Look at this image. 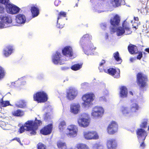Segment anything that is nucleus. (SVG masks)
<instances>
[{
    "label": "nucleus",
    "mask_w": 149,
    "mask_h": 149,
    "mask_svg": "<svg viewBox=\"0 0 149 149\" xmlns=\"http://www.w3.org/2000/svg\"><path fill=\"white\" fill-rule=\"evenodd\" d=\"M42 124L41 121L38 120L36 118L34 121L33 120H28L24 124V126L21 127L19 129L20 133L23 132L24 130L30 132L31 134L35 135L36 134V130L37 129L39 126Z\"/></svg>",
    "instance_id": "nucleus-1"
},
{
    "label": "nucleus",
    "mask_w": 149,
    "mask_h": 149,
    "mask_svg": "<svg viewBox=\"0 0 149 149\" xmlns=\"http://www.w3.org/2000/svg\"><path fill=\"white\" fill-rule=\"evenodd\" d=\"M111 31L113 32H116V35L118 36H121L124 34L126 35H129L132 33L129 24L126 20L124 21L123 23L122 26L112 28Z\"/></svg>",
    "instance_id": "nucleus-2"
},
{
    "label": "nucleus",
    "mask_w": 149,
    "mask_h": 149,
    "mask_svg": "<svg viewBox=\"0 0 149 149\" xmlns=\"http://www.w3.org/2000/svg\"><path fill=\"white\" fill-rule=\"evenodd\" d=\"M94 98V95L92 93H87L84 95L82 97L84 102L82 103V107L85 109H88L92 104Z\"/></svg>",
    "instance_id": "nucleus-3"
},
{
    "label": "nucleus",
    "mask_w": 149,
    "mask_h": 149,
    "mask_svg": "<svg viewBox=\"0 0 149 149\" xmlns=\"http://www.w3.org/2000/svg\"><path fill=\"white\" fill-rule=\"evenodd\" d=\"M80 44L84 50L85 54L87 55H92L93 54L92 51L95 49V47L90 40H85L82 41L80 40Z\"/></svg>",
    "instance_id": "nucleus-4"
},
{
    "label": "nucleus",
    "mask_w": 149,
    "mask_h": 149,
    "mask_svg": "<svg viewBox=\"0 0 149 149\" xmlns=\"http://www.w3.org/2000/svg\"><path fill=\"white\" fill-rule=\"evenodd\" d=\"M104 112V109L102 107L96 106L92 109L91 116L93 118L97 119L102 116Z\"/></svg>",
    "instance_id": "nucleus-5"
},
{
    "label": "nucleus",
    "mask_w": 149,
    "mask_h": 149,
    "mask_svg": "<svg viewBox=\"0 0 149 149\" xmlns=\"http://www.w3.org/2000/svg\"><path fill=\"white\" fill-rule=\"evenodd\" d=\"M78 129L77 126L71 125H68L65 131V134L69 137H75L78 133Z\"/></svg>",
    "instance_id": "nucleus-6"
},
{
    "label": "nucleus",
    "mask_w": 149,
    "mask_h": 149,
    "mask_svg": "<svg viewBox=\"0 0 149 149\" xmlns=\"http://www.w3.org/2000/svg\"><path fill=\"white\" fill-rule=\"evenodd\" d=\"M52 59L53 63L55 64H64L65 61L67 60V58H65L60 52H56L53 55Z\"/></svg>",
    "instance_id": "nucleus-7"
},
{
    "label": "nucleus",
    "mask_w": 149,
    "mask_h": 149,
    "mask_svg": "<svg viewBox=\"0 0 149 149\" xmlns=\"http://www.w3.org/2000/svg\"><path fill=\"white\" fill-rule=\"evenodd\" d=\"M33 99L38 102H44L47 100L48 96L45 92L40 91L33 95Z\"/></svg>",
    "instance_id": "nucleus-8"
},
{
    "label": "nucleus",
    "mask_w": 149,
    "mask_h": 149,
    "mask_svg": "<svg viewBox=\"0 0 149 149\" xmlns=\"http://www.w3.org/2000/svg\"><path fill=\"white\" fill-rule=\"evenodd\" d=\"M78 91L77 89L74 87H70L66 91V96L67 99L72 101L77 96Z\"/></svg>",
    "instance_id": "nucleus-9"
},
{
    "label": "nucleus",
    "mask_w": 149,
    "mask_h": 149,
    "mask_svg": "<svg viewBox=\"0 0 149 149\" xmlns=\"http://www.w3.org/2000/svg\"><path fill=\"white\" fill-rule=\"evenodd\" d=\"M84 138L87 140H96L99 138L97 133L95 131H85L83 132Z\"/></svg>",
    "instance_id": "nucleus-10"
},
{
    "label": "nucleus",
    "mask_w": 149,
    "mask_h": 149,
    "mask_svg": "<svg viewBox=\"0 0 149 149\" xmlns=\"http://www.w3.org/2000/svg\"><path fill=\"white\" fill-rule=\"evenodd\" d=\"M118 126L117 123L114 121L110 122L107 128V133L110 134H113L117 132Z\"/></svg>",
    "instance_id": "nucleus-11"
},
{
    "label": "nucleus",
    "mask_w": 149,
    "mask_h": 149,
    "mask_svg": "<svg viewBox=\"0 0 149 149\" xmlns=\"http://www.w3.org/2000/svg\"><path fill=\"white\" fill-rule=\"evenodd\" d=\"M137 78L138 84L141 87L143 88L146 86L148 79L146 75L139 73L137 75Z\"/></svg>",
    "instance_id": "nucleus-12"
},
{
    "label": "nucleus",
    "mask_w": 149,
    "mask_h": 149,
    "mask_svg": "<svg viewBox=\"0 0 149 149\" xmlns=\"http://www.w3.org/2000/svg\"><path fill=\"white\" fill-rule=\"evenodd\" d=\"M86 113H84L81 116V117L77 119V123L79 125L82 127H86L89 125L90 120L87 118H84L85 116H87Z\"/></svg>",
    "instance_id": "nucleus-13"
},
{
    "label": "nucleus",
    "mask_w": 149,
    "mask_h": 149,
    "mask_svg": "<svg viewBox=\"0 0 149 149\" xmlns=\"http://www.w3.org/2000/svg\"><path fill=\"white\" fill-rule=\"evenodd\" d=\"M0 19L7 27L11 25L12 22L11 17L7 14H2L0 15Z\"/></svg>",
    "instance_id": "nucleus-14"
},
{
    "label": "nucleus",
    "mask_w": 149,
    "mask_h": 149,
    "mask_svg": "<svg viewBox=\"0 0 149 149\" xmlns=\"http://www.w3.org/2000/svg\"><path fill=\"white\" fill-rule=\"evenodd\" d=\"M6 10L8 13L13 14L18 13L20 9L15 5L10 3L6 5Z\"/></svg>",
    "instance_id": "nucleus-15"
},
{
    "label": "nucleus",
    "mask_w": 149,
    "mask_h": 149,
    "mask_svg": "<svg viewBox=\"0 0 149 149\" xmlns=\"http://www.w3.org/2000/svg\"><path fill=\"white\" fill-rule=\"evenodd\" d=\"M62 53L64 56L67 58V60L69 59V58L72 56L73 54L72 48L70 46L65 47L62 50Z\"/></svg>",
    "instance_id": "nucleus-16"
},
{
    "label": "nucleus",
    "mask_w": 149,
    "mask_h": 149,
    "mask_svg": "<svg viewBox=\"0 0 149 149\" xmlns=\"http://www.w3.org/2000/svg\"><path fill=\"white\" fill-rule=\"evenodd\" d=\"M107 149H116L117 146V142L114 138L107 139L106 143Z\"/></svg>",
    "instance_id": "nucleus-17"
},
{
    "label": "nucleus",
    "mask_w": 149,
    "mask_h": 149,
    "mask_svg": "<svg viewBox=\"0 0 149 149\" xmlns=\"http://www.w3.org/2000/svg\"><path fill=\"white\" fill-rule=\"evenodd\" d=\"M136 134L139 141H143L147 135L146 132L143 129L140 128L136 131Z\"/></svg>",
    "instance_id": "nucleus-18"
},
{
    "label": "nucleus",
    "mask_w": 149,
    "mask_h": 149,
    "mask_svg": "<svg viewBox=\"0 0 149 149\" xmlns=\"http://www.w3.org/2000/svg\"><path fill=\"white\" fill-rule=\"evenodd\" d=\"M119 111L124 116H132L130 108L127 106L124 105L121 106L120 108Z\"/></svg>",
    "instance_id": "nucleus-19"
},
{
    "label": "nucleus",
    "mask_w": 149,
    "mask_h": 149,
    "mask_svg": "<svg viewBox=\"0 0 149 149\" xmlns=\"http://www.w3.org/2000/svg\"><path fill=\"white\" fill-rule=\"evenodd\" d=\"M118 70V71L117 72L115 69L113 68H110L107 70L104 69L105 72L108 73L115 78H118L120 76V70L119 69Z\"/></svg>",
    "instance_id": "nucleus-20"
},
{
    "label": "nucleus",
    "mask_w": 149,
    "mask_h": 149,
    "mask_svg": "<svg viewBox=\"0 0 149 149\" xmlns=\"http://www.w3.org/2000/svg\"><path fill=\"white\" fill-rule=\"evenodd\" d=\"M80 109V106L79 103H73L70 105V111L74 114H76L78 113Z\"/></svg>",
    "instance_id": "nucleus-21"
},
{
    "label": "nucleus",
    "mask_w": 149,
    "mask_h": 149,
    "mask_svg": "<svg viewBox=\"0 0 149 149\" xmlns=\"http://www.w3.org/2000/svg\"><path fill=\"white\" fill-rule=\"evenodd\" d=\"M120 17L119 15L116 14L110 19V22L111 25L113 26L112 28L116 27L118 26L120 22Z\"/></svg>",
    "instance_id": "nucleus-22"
},
{
    "label": "nucleus",
    "mask_w": 149,
    "mask_h": 149,
    "mask_svg": "<svg viewBox=\"0 0 149 149\" xmlns=\"http://www.w3.org/2000/svg\"><path fill=\"white\" fill-rule=\"evenodd\" d=\"M26 17L24 15L19 14L16 16L15 21L17 24L16 25L17 26L24 24L26 22Z\"/></svg>",
    "instance_id": "nucleus-23"
},
{
    "label": "nucleus",
    "mask_w": 149,
    "mask_h": 149,
    "mask_svg": "<svg viewBox=\"0 0 149 149\" xmlns=\"http://www.w3.org/2000/svg\"><path fill=\"white\" fill-rule=\"evenodd\" d=\"M14 50V49L13 46L8 45L3 49V54L6 57H8L13 52Z\"/></svg>",
    "instance_id": "nucleus-24"
},
{
    "label": "nucleus",
    "mask_w": 149,
    "mask_h": 149,
    "mask_svg": "<svg viewBox=\"0 0 149 149\" xmlns=\"http://www.w3.org/2000/svg\"><path fill=\"white\" fill-rule=\"evenodd\" d=\"M139 109V106L137 103H134L131 104L130 106V109L132 116L133 115L134 113H136Z\"/></svg>",
    "instance_id": "nucleus-25"
},
{
    "label": "nucleus",
    "mask_w": 149,
    "mask_h": 149,
    "mask_svg": "<svg viewBox=\"0 0 149 149\" xmlns=\"http://www.w3.org/2000/svg\"><path fill=\"white\" fill-rule=\"evenodd\" d=\"M52 125L51 124L45 126L40 130V132L44 135H47L50 134L52 131Z\"/></svg>",
    "instance_id": "nucleus-26"
},
{
    "label": "nucleus",
    "mask_w": 149,
    "mask_h": 149,
    "mask_svg": "<svg viewBox=\"0 0 149 149\" xmlns=\"http://www.w3.org/2000/svg\"><path fill=\"white\" fill-rule=\"evenodd\" d=\"M127 90L125 86H122L120 88V96L122 98L126 97L127 95Z\"/></svg>",
    "instance_id": "nucleus-27"
},
{
    "label": "nucleus",
    "mask_w": 149,
    "mask_h": 149,
    "mask_svg": "<svg viewBox=\"0 0 149 149\" xmlns=\"http://www.w3.org/2000/svg\"><path fill=\"white\" fill-rule=\"evenodd\" d=\"M128 49L129 52L131 54L136 53L138 52L137 47L132 44L129 45Z\"/></svg>",
    "instance_id": "nucleus-28"
},
{
    "label": "nucleus",
    "mask_w": 149,
    "mask_h": 149,
    "mask_svg": "<svg viewBox=\"0 0 149 149\" xmlns=\"http://www.w3.org/2000/svg\"><path fill=\"white\" fill-rule=\"evenodd\" d=\"M66 125L65 121L63 120H61L60 121L58 127L60 132H63L66 127Z\"/></svg>",
    "instance_id": "nucleus-29"
},
{
    "label": "nucleus",
    "mask_w": 149,
    "mask_h": 149,
    "mask_svg": "<svg viewBox=\"0 0 149 149\" xmlns=\"http://www.w3.org/2000/svg\"><path fill=\"white\" fill-rule=\"evenodd\" d=\"M31 11L33 17L37 16L39 14V10L36 7L33 6L31 8Z\"/></svg>",
    "instance_id": "nucleus-30"
},
{
    "label": "nucleus",
    "mask_w": 149,
    "mask_h": 149,
    "mask_svg": "<svg viewBox=\"0 0 149 149\" xmlns=\"http://www.w3.org/2000/svg\"><path fill=\"white\" fill-rule=\"evenodd\" d=\"M0 126L4 130H8L11 127L10 124L4 122H0Z\"/></svg>",
    "instance_id": "nucleus-31"
},
{
    "label": "nucleus",
    "mask_w": 149,
    "mask_h": 149,
    "mask_svg": "<svg viewBox=\"0 0 149 149\" xmlns=\"http://www.w3.org/2000/svg\"><path fill=\"white\" fill-rule=\"evenodd\" d=\"M6 73L5 69L3 67L0 66V80H2L4 78Z\"/></svg>",
    "instance_id": "nucleus-32"
},
{
    "label": "nucleus",
    "mask_w": 149,
    "mask_h": 149,
    "mask_svg": "<svg viewBox=\"0 0 149 149\" xmlns=\"http://www.w3.org/2000/svg\"><path fill=\"white\" fill-rule=\"evenodd\" d=\"M12 113L14 116H21L24 114V112L19 109L13 111Z\"/></svg>",
    "instance_id": "nucleus-33"
},
{
    "label": "nucleus",
    "mask_w": 149,
    "mask_h": 149,
    "mask_svg": "<svg viewBox=\"0 0 149 149\" xmlns=\"http://www.w3.org/2000/svg\"><path fill=\"white\" fill-rule=\"evenodd\" d=\"M57 146L59 149H67L66 143L62 141H58L57 142Z\"/></svg>",
    "instance_id": "nucleus-34"
},
{
    "label": "nucleus",
    "mask_w": 149,
    "mask_h": 149,
    "mask_svg": "<svg viewBox=\"0 0 149 149\" xmlns=\"http://www.w3.org/2000/svg\"><path fill=\"white\" fill-rule=\"evenodd\" d=\"M77 149H90L88 146L84 143L78 144L76 146Z\"/></svg>",
    "instance_id": "nucleus-35"
},
{
    "label": "nucleus",
    "mask_w": 149,
    "mask_h": 149,
    "mask_svg": "<svg viewBox=\"0 0 149 149\" xmlns=\"http://www.w3.org/2000/svg\"><path fill=\"white\" fill-rule=\"evenodd\" d=\"M93 149H104V145L99 143L93 144L92 146Z\"/></svg>",
    "instance_id": "nucleus-36"
},
{
    "label": "nucleus",
    "mask_w": 149,
    "mask_h": 149,
    "mask_svg": "<svg viewBox=\"0 0 149 149\" xmlns=\"http://www.w3.org/2000/svg\"><path fill=\"white\" fill-rule=\"evenodd\" d=\"M113 56L116 60L119 62V63H121L122 60L120 57L119 53L118 52H117L113 54Z\"/></svg>",
    "instance_id": "nucleus-37"
},
{
    "label": "nucleus",
    "mask_w": 149,
    "mask_h": 149,
    "mask_svg": "<svg viewBox=\"0 0 149 149\" xmlns=\"http://www.w3.org/2000/svg\"><path fill=\"white\" fill-rule=\"evenodd\" d=\"M16 107L19 108L24 107L26 105L25 102L24 100H20L15 104Z\"/></svg>",
    "instance_id": "nucleus-38"
},
{
    "label": "nucleus",
    "mask_w": 149,
    "mask_h": 149,
    "mask_svg": "<svg viewBox=\"0 0 149 149\" xmlns=\"http://www.w3.org/2000/svg\"><path fill=\"white\" fill-rule=\"evenodd\" d=\"M120 1L121 0H111L110 2L113 7H116L120 6Z\"/></svg>",
    "instance_id": "nucleus-39"
},
{
    "label": "nucleus",
    "mask_w": 149,
    "mask_h": 149,
    "mask_svg": "<svg viewBox=\"0 0 149 149\" xmlns=\"http://www.w3.org/2000/svg\"><path fill=\"white\" fill-rule=\"evenodd\" d=\"M92 39V36L91 35L87 34L84 35L81 38L80 40H82V41H84V40H90Z\"/></svg>",
    "instance_id": "nucleus-40"
},
{
    "label": "nucleus",
    "mask_w": 149,
    "mask_h": 149,
    "mask_svg": "<svg viewBox=\"0 0 149 149\" xmlns=\"http://www.w3.org/2000/svg\"><path fill=\"white\" fill-rule=\"evenodd\" d=\"M82 65L81 64H74L71 66V69L73 70H77L81 68Z\"/></svg>",
    "instance_id": "nucleus-41"
},
{
    "label": "nucleus",
    "mask_w": 149,
    "mask_h": 149,
    "mask_svg": "<svg viewBox=\"0 0 149 149\" xmlns=\"http://www.w3.org/2000/svg\"><path fill=\"white\" fill-rule=\"evenodd\" d=\"M105 63V61L104 60H102L100 62L99 67V69L100 72L102 71L103 70L105 69L103 67V66Z\"/></svg>",
    "instance_id": "nucleus-42"
},
{
    "label": "nucleus",
    "mask_w": 149,
    "mask_h": 149,
    "mask_svg": "<svg viewBox=\"0 0 149 149\" xmlns=\"http://www.w3.org/2000/svg\"><path fill=\"white\" fill-rule=\"evenodd\" d=\"M38 149H46V146L41 143H39L37 145Z\"/></svg>",
    "instance_id": "nucleus-43"
},
{
    "label": "nucleus",
    "mask_w": 149,
    "mask_h": 149,
    "mask_svg": "<svg viewBox=\"0 0 149 149\" xmlns=\"http://www.w3.org/2000/svg\"><path fill=\"white\" fill-rule=\"evenodd\" d=\"M66 16V13L64 12H60L57 19L59 20L62 17H65Z\"/></svg>",
    "instance_id": "nucleus-44"
},
{
    "label": "nucleus",
    "mask_w": 149,
    "mask_h": 149,
    "mask_svg": "<svg viewBox=\"0 0 149 149\" xmlns=\"http://www.w3.org/2000/svg\"><path fill=\"white\" fill-rule=\"evenodd\" d=\"M3 107H6L10 105V102L9 101H3L1 100L0 101Z\"/></svg>",
    "instance_id": "nucleus-45"
},
{
    "label": "nucleus",
    "mask_w": 149,
    "mask_h": 149,
    "mask_svg": "<svg viewBox=\"0 0 149 149\" xmlns=\"http://www.w3.org/2000/svg\"><path fill=\"white\" fill-rule=\"evenodd\" d=\"M23 78H22L20 79H19V80L17 81H15V82H12L11 83V87L12 88H13L14 86H18L16 84L19 82V81L22 80Z\"/></svg>",
    "instance_id": "nucleus-46"
},
{
    "label": "nucleus",
    "mask_w": 149,
    "mask_h": 149,
    "mask_svg": "<svg viewBox=\"0 0 149 149\" xmlns=\"http://www.w3.org/2000/svg\"><path fill=\"white\" fill-rule=\"evenodd\" d=\"M101 7L96 6L95 8L94 11L98 13L103 12L104 11L102 10L101 9Z\"/></svg>",
    "instance_id": "nucleus-47"
},
{
    "label": "nucleus",
    "mask_w": 149,
    "mask_h": 149,
    "mask_svg": "<svg viewBox=\"0 0 149 149\" xmlns=\"http://www.w3.org/2000/svg\"><path fill=\"white\" fill-rule=\"evenodd\" d=\"M9 0H0V3H1L6 5H8L10 3Z\"/></svg>",
    "instance_id": "nucleus-48"
},
{
    "label": "nucleus",
    "mask_w": 149,
    "mask_h": 149,
    "mask_svg": "<svg viewBox=\"0 0 149 149\" xmlns=\"http://www.w3.org/2000/svg\"><path fill=\"white\" fill-rule=\"evenodd\" d=\"M147 122L146 121H143L140 124V127L142 128H145L146 127Z\"/></svg>",
    "instance_id": "nucleus-49"
},
{
    "label": "nucleus",
    "mask_w": 149,
    "mask_h": 149,
    "mask_svg": "<svg viewBox=\"0 0 149 149\" xmlns=\"http://www.w3.org/2000/svg\"><path fill=\"white\" fill-rule=\"evenodd\" d=\"M44 118L45 120H49L51 118L50 115L49 113H46L44 116Z\"/></svg>",
    "instance_id": "nucleus-50"
},
{
    "label": "nucleus",
    "mask_w": 149,
    "mask_h": 149,
    "mask_svg": "<svg viewBox=\"0 0 149 149\" xmlns=\"http://www.w3.org/2000/svg\"><path fill=\"white\" fill-rule=\"evenodd\" d=\"M7 27L3 22L1 20L0 21V29Z\"/></svg>",
    "instance_id": "nucleus-51"
},
{
    "label": "nucleus",
    "mask_w": 149,
    "mask_h": 149,
    "mask_svg": "<svg viewBox=\"0 0 149 149\" xmlns=\"http://www.w3.org/2000/svg\"><path fill=\"white\" fill-rule=\"evenodd\" d=\"M4 11V8L3 5L0 4V13L3 14Z\"/></svg>",
    "instance_id": "nucleus-52"
},
{
    "label": "nucleus",
    "mask_w": 149,
    "mask_h": 149,
    "mask_svg": "<svg viewBox=\"0 0 149 149\" xmlns=\"http://www.w3.org/2000/svg\"><path fill=\"white\" fill-rule=\"evenodd\" d=\"M99 100L100 102H106L107 100L104 96H102L99 98Z\"/></svg>",
    "instance_id": "nucleus-53"
},
{
    "label": "nucleus",
    "mask_w": 149,
    "mask_h": 149,
    "mask_svg": "<svg viewBox=\"0 0 149 149\" xmlns=\"http://www.w3.org/2000/svg\"><path fill=\"white\" fill-rule=\"evenodd\" d=\"M59 21H59V20H58L57 19V24L56 25V26L58 28H62L63 27L64 24H60V23H58Z\"/></svg>",
    "instance_id": "nucleus-54"
},
{
    "label": "nucleus",
    "mask_w": 149,
    "mask_h": 149,
    "mask_svg": "<svg viewBox=\"0 0 149 149\" xmlns=\"http://www.w3.org/2000/svg\"><path fill=\"white\" fill-rule=\"evenodd\" d=\"M88 83L86 82H84L82 83L81 85V87L82 88H85L86 87L88 86Z\"/></svg>",
    "instance_id": "nucleus-55"
},
{
    "label": "nucleus",
    "mask_w": 149,
    "mask_h": 149,
    "mask_svg": "<svg viewBox=\"0 0 149 149\" xmlns=\"http://www.w3.org/2000/svg\"><path fill=\"white\" fill-rule=\"evenodd\" d=\"M143 97L142 94H139V95L138 96L137 99L138 100L142 101L143 100Z\"/></svg>",
    "instance_id": "nucleus-56"
},
{
    "label": "nucleus",
    "mask_w": 149,
    "mask_h": 149,
    "mask_svg": "<svg viewBox=\"0 0 149 149\" xmlns=\"http://www.w3.org/2000/svg\"><path fill=\"white\" fill-rule=\"evenodd\" d=\"M107 25L106 23H103L101 24L100 26L101 28L103 29H105L107 26Z\"/></svg>",
    "instance_id": "nucleus-57"
},
{
    "label": "nucleus",
    "mask_w": 149,
    "mask_h": 149,
    "mask_svg": "<svg viewBox=\"0 0 149 149\" xmlns=\"http://www.w3.org/2000/svg\"><path fill=\"white\" fill-rule=\"evenodd\" d=\"M145 144L143 141L140 145V148L141 149H143L145 147Z\"/></svg>",
    "instance_id": "nucleus-58"
},
{
    "label": "nucleus",
    "mask_w": 149,
    "mask_h": 149,
    "mask_svg": "<svg viewBox=\"0 0 149 149\" xmlns=\"http://www.w3.org/2000/svg\"><path fill=\"white\" fill-rule=\"evenodd\" d=\"M61 2L59 0H56L54 2V4L56 6H58Z\"/></svg>",
    "instance_id": "nucleus-59"
},
{
    "label": "nucleus",
    "mask_w": 149,
    "mask_h": 149,
    "mask_svg": "<svg viewBox=\"0 0 149 149\" xmlns=\"http://www.w3.org/2000/svg\"><path fill=\"white\" fill-rule=\"evenodd\" d=\"M14 140H16L17 142H19L21 145H22V144H21V142L20 141V140L19 138H17V137L15 138L14 139H12V141H13Z\"/></svg>",
    "instance_id": "nucleus-60"
},
{
    "label": "nucleus",
    "mask_w": 149,
    "mask_h": 149,
    "mask_svg": "<svg viewBox=\"0 0 149 149\" xmlns=\"http://www.w3.org/2000/svg\"><path fill=\"white\" fill-rule=\"evenodd\" d=\"M70 68L67 66H64L61 68V69L62 70H66L69 69Z\"/></svg>",
    "instance_id": "nucleus-61"
},
{
    "label": "nucleus",
    "mask_w": 149,
    "mask_h": 149,
    "mask_svg": "<svg viewBox=\"0 0 149 149\" xmlns=\"http://www.w3.org/2000/svg\"><path fill=\"white\" fill-rule=\"evenodd\" d=\"M142 56V54L141 53H139V55L137 56V58L138 59H140Z\"/></svg>",
    "instance_id": "nucleus-62"
},
{
    "label": "nucleus",
    "mask_w": 149,
    "mask_h": 149,
    "mask_svg": "<svg viewBox=\"0 0 149 149\" xmlns=\"http://www.w3.org/2000/svg\"><path fill=\"white\" fill-rule=\"evenodd\" d=\"M103 94L104 95H107L108 94V91L107 90H105L103 92Z\"/></svg>",
    "instance_id": "nucleus-63"
},
{
    "label": "nucleus",
    "mask_w": 149,
    "mask_h": 149,
    "mask_svg": "<svg viewBox=\"0 0 149 149\" xmlns=\"http://www.w3.org/2000/svg\"><path fill=\"white\" fill-rule=\"evenodd\" d=\"M145 51L149 53V48H146L145 50Z\"/></svg>",
    "instance_id": "nucleus-64"
}]
</instances>
